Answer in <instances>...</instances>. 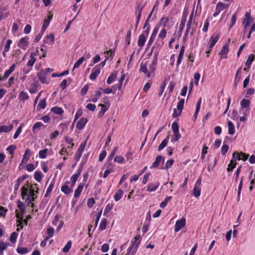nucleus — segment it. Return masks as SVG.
Returning <instances> with one entry per match:
<instances>
[{
    "label": "nucleus",
    "mask_w": 255,
    "mask_h": 255,
    "mask_svg": "<svg viewBox=\"0 0 255 255\" xmlns=\"http://www.w3.org/2000/svg\"><path fill=\"white\" fill-rule=\"evenodd\" d=\"M193 195L195 197H198L201 194V188L200 187L194 186L193 189Z\"/></svg>",
    "instance_id": "36"
},
{
    "label": "nucleus",
    "mask_w": 255,
    "mask_h": 255,
    "mask_svg": "<svg viewBox=\"0 0 255 255\" xmlns=\"http://www.w3.org/2000/svg\"><path fill=\"white\" fill-rule=\"evenodd\" d=\"M43 126V124L41 122H37L35 123L32 127V131L33 132H35L36 129H39L41 126Z\"/></svg>",
    "instance_id": "50"
},
{
    "label": "nucleus",
    "mask_w": 255,
    "mask_h": 255,
    "mask_svg": "<svg viewBox=\"0 0 255 255\" xmlns=\"http://www.w3.org/2000/svg\"><path fill=\"white\" fill-rule=\"evenodd\" d=\"M113 207V205L112 204L109 203L106 206L104 212V216H108V213L111 211Z\"/></svg>",
    "instance_id": "31"
},
{
    "label": "nucleus",
    "mask_w": 255,
    "mask_h": 255,
    "mask_svg": "<svg viewBox=\"0 0 255 255\" xmlns=\"http://www.w3.org/2000/svg\"><path fill=\"white\" fill-rule=\"evenodd\" d=\"M228 51H229L228 46L227 44H225V45H223V46L222 47L219 54H220L221 55H226L228 54Z\"/></svg>",
    "instance_id": "34"
},
{
    "label": "nucleus",
    "mask_w": 255,
    "mask_h": 255,
    "mask_svg": "<svg viewBox=\"0 0 255 255\" xmlns=\"http://www.w3.org/2000/svg\"><path fill=\"white\" fill-rule=\"evenodd\" d=\"M46 106V99L45 98L42 99L39 101L38 107L41 109H44Z\"/></svg>",
    "instance_id": "52"
},
{
    "label": "nucleus",
    "mask_w": 255,
    "mask_h": 255,
    "mask_svg": "<svg viewBox=\"0 0 255 255\" xmlns=\"http://www.w3.org/2000/svg\"><path fill=\"white\" fill-rule=\"evenodd\" d=\"M186 220L183 217L180 220H177L175 223L174 231L175 232L179 231L185 226Z\"/></svg>",
    "instance_id": "4"
},
{
    "label": "nucleus",
    "mask_w": 255,
    "mask_h": 255,
    "mask_svg": "<svg viewBox=\"0 0 255 255\" xmlns=\"http://www.w3.org/2000/svg\"><path fill=\"white\" fill-rule=\"evenodd\" d=\"M46 75V72H44V70H41L37 74L39 80L43 84L47 83Z\"/></svg>",
    "instance_id": "13"
},
{
    "label": "nucleus",
    "mask_w": 255,
    "mask_h": 255,
    "mask_svg": "<svg viewBox=\"0 0 255 255\" xmlns=\"http://www.w3.org/2000/svg\"><path fill=\"white\" fill-rule=\"evenodd\" d=\"M16 147L15 145H10L6 148V150L8 152L10 155H13L14 150L16 149Z\"/></svg>",
    "instance_id": "51"
},
{
    "label": "nucleus",
    "mask_w": 255,
    "mask_h": 255,
    "mask_svg": "<svg viewBox=\"0 0 255 255\" xmlns=\"http://www.w3.org/2000/svg\"><path fill=\"white\" fill-rule=\"evenodd\" d=\"M243 178H244L243 176L242 177V178L241 179V180L240 181V183H239V186H238V201L239 200V198H240V195H241V190H242V189Z\"/></svg>",
    "instance_id": "45"
},
{
    "label": "nucleus",
    "mask_w": 255,
    "mask_h": 255,
    "mask_svg": "<svg viewBox=\"0 0 255 255\" xmlns=\"http://www.w3.org/2000/svg\"><path fill=\"white\" fill-rule=\"evenodd\" d=\"M117 77V73L115 72H113L111 74V75L108 77L107 83L108 84H111L113 81H114L116 80V78Z\"/></svg>",
    "instance_id": "28"
},
{
    "label": "nucleus",
    "mask_w": 255,
    "mask_h": 255,
    "mask_svg": "<svg viewBox=\"0 0 255 255\" xmlns=\"http://www.w3.org/2000/svg\"><path fill=\"white\" fill-rule=\"evenodd\" d=\"M18 99L20 101H25L29 99V96L28 94L24 91H21L19 95Z\"/></svg>",
    "instance_id": "27"
},
{
    "label": "nucleus",
    "mask_w": 255,
    "mask_h": 255,
    "mask_svg": "<svg viewBox=\"0 0 255 255\" xmlns=\"http://www.w3.org/2000/svg\"><path fill=\"white\" fill-rule=\"evenodd\" d=\"M51 111L58 115H62L64 112L63 109L61 108L58 107H53L51 109Z\"/></svg>",
    "instance_id": "30"
},
{
    "label": "nucleus",
    "mask_w": 255,
    "mask_h": 255,
    "mask_svg": "<svg viewBox=\"0 0 255 255\" xmlns=\"http://www.w3.org/2000/svg\"><path fill=\"white\" fill-rule=\"evenodd\" d=\"M78 177H77L76 175H73L71 177V187L73 188L74 186L75 185Z\"/></svg>",
    "instance_id": "63"
},
{
    "label": "nucleus",
    "mask_w": 255,
    "mask_h": 255,
    "mask_svg": "<svg viewBox=\"0 0 255 255\" xmlns=\"http://www.w3.org/2000/svg\"><path fill=\"white\" fill-rule=\"evenodd\" d=\"M115 50L110 49L109 50L105 51L104 52L105 54H107V55H106L105 57L108 56L109 57V59L110 58L113 59V58L114 57V56L115 55Z\"/></svg>",
    "instance_id": "43"
},
{
    "label": "nucleus",
    "mask_w": 255,
    "mask_h": 255,
    "mask_svg": "<svg viewBox=\"0 0 255 255\" xmlns=\"http://www.w3.org/2000/svg\"><path fill=\"white\" fill-rule=\"evenodd\" d=\"M174 163V160L172 159H169L166 161L164 167H162V169H168L172 166Z\"/></svg>",
    "instance_id": "40"
},
{
    "label": "nucleus",
    "mask_w": 255,
    "mask_h": 255,
    "mask_svg": "<svg viewBox=\"0 0 255 255\" xmlns=\"http://www.w3.org/2000/svg\"><path fill=\"white\" fill-rule=\"evenodd\" d=\"M225 8V4L219 2L217 3L216 7V11L213 14V16L216 17L217 16L220 12L224 9Z\"/></svg>",
    "instance_id": "12"
},
{
    "label": "nucleus",
    "mask_w": 255,
    "mask_h": 255,
    "mask_svg": "<svg viewBox=\"0 0 255 255\" xmlns=\"http://www.w3.org/2000/svg\"><path fill=\"white\" fill-rule=\"evenodd\" d=\"M162 159H163L162 163H164V159L163 158L162 156L160 155H157L155 158V161L152 163V165L150 166V168H152L158 167Z\"/></svg>",
    "instance_id": "14"
},
{
    "label": "nucleus",
    "mask_w": 255,
    "mask_h": 255,
    "mask_svg": "<svg viewBox=\"0 0 255 255\" xmlns=\"http://www.w3.org/2000/svg\"><path fill=\"white\" fill-rule=\"evenodd\" d=\"M72 245V242L71 241H69L66 245L64 246V247L62 249V251L63 253H67L69 252Z\"/></svg>",
    "instance_id": "42"
},
{
    "label": "nucleus",
    "mask_w": 255,
    "mask_h": 255,
    "mask_svg": "<svg viewBox=\"0 0 255 255\" xmlns=\"http://www.w3.org/2000/svg\"><path fill=\"white\" fill-rule=\"evenodd\" d=\"M188 14V11L187 9L184 8L179 28V32L180 33L182 32V30L185 26V24L186 21V17Z\"/></svg>",
    "instance_id": "3"
},
{
    "label": "nucleus",
    "mask_w": 255,
    "mask_h": 255,
    "mask_svg": "<svg viewBox=\"0 0 255 255\" xmlns=\"http://www.w3.org/2000/svg\"><path fill=\"white\" fill-rule=\"evenodd\" d=\"M88 120L86 118H82L77 123L76 128L79 130L82 129Z\"/></svg>",
    "instance_id": "8"
},
{
    "label": "nucleus",
    "mask_w": 255,
    "mask_h": 255,
    "mask_svg": "<svg viewBox=\"0 0 255 255\" xmlns=\"http://www.w3.org/2000/svg\"><path fill=\"white\" fill-rule=\"evenodd\" d=\"M30 154L31 151L29 148L27 149L23 156V158L21 160V163H26L30 157Z\"/></svg>",
    "instance_id": "16"
},
{
    "label": "nucleus",
    "mask_w": 255,
    "mask_h": 255,
    "mask_svg": "<svg viewBox=\"0 0 255 255\" xmlns=\"http://www.w3.org/2000/svg\"><path fill=\"white\" fill-rule=\"evenodd\" d=\"M54 181H52L49 184V185L47 189V191L46 192V193L44 195V197H47L49 195V194L52 192V189L54 187Z\"/></svg>",
    "instance_id": "33"
},
{
    "label": "nucleus",
    "mask_w": 255,
    "mask_h": 255,
    "mask_svg": "<svg viewBox=\"0 0 255 255\" xmlns=\"http://www.w3.org/2000/svg\"><path fill=\"white\" fill-rule=\"evenodd\" d=\"M158 31V26H156L153 29V31L152 32V33L150 37V39L148 40V42L147 43L148 47H149L152 44V43L156 37V34H157Z\"/></svg>",
    "instance_id": "11"
},
{
    "label": "nucleus",
    "mask_w": 255,
    "mask_h": 255,
    "mask_svg": "<svg viewBox=\"0 0 255 255\" xmlns=\"http://www.w3.org/2000/svg\"><path fill=\"white\" fill-rule=\"evenodd\" d=\"M88 89H89L88 84H86V85H84V87L82 88V89L81 90V94L82 96L85 95L87 94Z\"/></svg>",
    "instance_id": "59"
},
{
    "label": "nucleus",
    "mask_w": 255,
    "mask_h": 255,
    "mask_svg": "<svg viewBox=\"0 0 255 255\" xmlns=\"http://www.w3.org/2000/svg\"><path fill=\"white\" fill-rule=\"evenodd\" d=\"M52 18V15H51L48 16L47 18H46L44 20L43 24V25L42 26V28H41L42 32L44 31L45 30V29L47 27Z\"/></svg>",
    "instance_id": "20"
},
{
    "label": "nucleus",
    "mask_w": 255,
    "mask_h": 255,
    "mask_svg": "<svg viewBox=\"0 0 255 255\" xmlns=\"http://www.w3.org/2000/svg\"><path fill=\"white\" fill-rule=\"evenodd\" d=\"M159 185V183L158 182L155 183H150L148 186L146 191L148 192L154 191L156 190Z\"/></svg>",
    "instance_id": "17"
},
{
    "label": "nucleus",
    "mask_w": 255,
    "mask_h": 255,
    "mask_svg": "<svg viewBox=\"0 0 255 255\" xmlns=\"http://www.w3.org/2000/svg\"><path fill=\"white\" fill-rule=\"evenodd\" d=\"M124 192L122 189H119L114 195V200L116 201H119L122 197Z\"/></svg>",
    "instance_id": "22"
},
{
    "label": "nucleus",
    "mask_w": 255,
    "mask_h": 255,
    "mask_svg": "<svg viewBox=\"0 0 255 255\" xmlns=\"http://www.w3.org/2000/svg\"><path fill=\"white\" fill-rule=\"evenodd\" d=\"M17 236H18V234L16 232H12L10 236V238H9L10 242L12 244L14 243L16 241Z\"/></svg>",
    "instance_id": "37"
},
{
    "label": "nucleus",
    "mask_w": 255,
    "mask_h": 255,
    "mask_svg": "<svg viewBox=\"0 0 255 255\" xmlns=\"http://www.w3.org/2000/svg\"><path fill=\"white\" fill-rule=\"evenodd\" d=\"M240 160L241 157H240L239 155V153L237 151H235L232 155V159L230 161V163L228 165V167L227 168V171L231 172L233 169L235 167L237 162L236 160Z\"/></svg>",
    "instance_id": "1"
},
{
    "label": "nucleus",
    "mask_w": 255,
    "mask_h": 255,
    "mask_svg": "<svg viewBox=\"0 0 255 255\" xmlns=\"http://www.w3.org/2000/svg\"><path fill=\"white\" fill-rule=\"evenodd\" d=\"M229 147L227 144H223L221 148V153L222 155H224L229 150Z\"/></svg>",
    "instance_id": "61"
},
{
    "label": "nucleus",
    "mask_w": 255,
    "mask_h": 255,
    "mask_svg": "<svg viewBox=\"0 0 255 255\" xmlns=\"http://www.w3.org/2000/svg\"><path fill=\"white\" fill-rule=\"evenodd\" d=\"M34 178L37 182L41 180V172L40 171H36L34 174Z\"/></svg>",
    "instance_id": "39"
},
{
    "label": "nucleus",
    "mask_w": 255,
    "mask_h": 255,
    "mask_svg": "<svg viewBox=\"0 0 255 255\" xmlns=\"http://www.w3.org/2000/svg\"><path fill=\"white\" fill-rule=\"evenodd\" d=\"M87 140L84 141V142H82L80 145V147H79L77 151L79 153H82V152L84 151L86 145Z\"/></svg>",
    "instance_id": "53"
},
{
    "label": "nucleus",
    "mask_w": 255,
    "mask_h": 255,
    "mask_svg": "<svg viewBox=\"0 0 255 255\" xmlns=\"http://www.w3.org/2000/svg\"><path fill=\"white\" fill-rule=\"evenodd\" d=\"M243 24L244 25V28L243 32L244 33H245L247 31L248 27L250 24V19H246L245 18L244 19V21L243 22Z\"/></svg>",
    "instance_id": "49"
},
{
    "label": "nucleus",
    "mask_w": 255,
    "mask_h": 255,
    "mask_svg": "<svg viewBox=\"0 0 255 255\" xmlns=\"http://www.w3.org/2000/svg\"><path fill=\"white\" fill-rule=\"evenodd\" d=\"M16 252L19 254L23 255L27 253L28 251L27 248L18 247L16 249Z\"/></svg>",
    "instance_id": "35"
},
{
    "label": "nucleus",
    "mask_w": 255,
    "mask_h": 255,
    "mask_svg": "<svg viewBox=\"0 0 255 255\" xmlns=\"http://www.w3.org/2000/svg\"><path fill=\"white\" fill-rule=\"evenodd\" d=\"M131 30L129 29L128 31V32L127 33L126 37V41L127 42L126 46H127L130 44V37H131Z\"/></svg>",
    "instance_id": "56"
},
{
    "label": "nucleus",
    "mask_w": 255,
    "mask_h": 255,
    "mask_svg": "<svg viewBox=\"0 0 255 255\" xmlns=\"http://www.w3.org/2000/svg\"><path fill=\"white\" fill-rule=\"evenodd\" d=\"M193 16V11L192 12V13H191V14L189 16V19L187 22L186 29V31H185V34H184V38H183L184 40L185 39V38H186V37L191 27Z\"/></svg>",
    "instance_id": "6"
},
{
    "label": "nucleus",
    "mask_w": 255,
    "mask_h": 255,
    "mask_svg": "<svg viewBox=\"0 0 255 255\" xmlns=\"http://www.w3.org/2000/svg\"><path fill=\"white\" fill-rule=\"evenodd\" d=\"M169 138V135H167V137L161 142V143L158 147V150L159 151L163 149L167 145Z\"/></svg>",
    "instance_id": "23"
},
{
    "label": "nucleus",
    "mask_w": 255,
    "mask_h": 255,
    "mask_svg": "<svg viewBox=\"0 0 255 255\" xmlns=\"http://www.w3.org/2000/svg\"><path fill=\"white\" fill-rule=\"evenodd\" d=\"M11 43H12L11 40H10V39L7 40L6 43L4 48V52H7L9 51V48H10V45L11 44Z\"/></svg>",
    "instance_id": "64"
},
{
    "label": "nucleus",
    "mask_w": 255,
    "mask_h": 255,
    "mask_svg": "<svg viewBox=\"0 0 255 255\" xmlns=\"http://www.w3.org/2000/svg\"><path fill=\"white\" fill-rule=\"evenodd\" d=\"M21 190V195L22 199H24V197L27 195L28 189L25 186H23Z\"/></svg>",
    "instance_id": "57"
},
{
    "label": "nucleus",
    "mask_w": 255,
    "mask_h": 255,
    "mask_svg": "<svg viewBox=\"0 0 255 255\" xmlns=\"http://www.w3.org/2000/svg\"><path fill=\"white\" fill-rule=\"evenodd\" d=\"M11 73H10L8 70L5 71L3 76L2 77H0V81H2L6 79Z\"/></svg>",
    "instance_id": "58"
},
{
    "label": "nucleus",
    "mask_w": 255,
    "mask_h": 255,
    "mask_svg": "<svg viewBox=\"0 0 255 255\" xmlns=\"http://www.w3.org/2000/svg\"><path fill=\"white\" fill-rule=\"evenodd\" d=\"M181 137V134L179 132H174L173 137L171 139L172 142H175L179 140V139Z\"/></svg>",
    "instance_id": "48"
},
{
    "label": "nucleus",
    "mask_w": 255,
    "mask_h": 255,
    "mask_svg": "<svg viewBox=\"0 0 255 255\" xmlns=\"http://www.w3.org/2000/svg\"><path fill=\"white\" fill-rule=\"evenodd\" d=\"M250 101L248 99H243L241 101V106L242 108L249 109Z\"/></svg>",
    "instance_id": "24"
},
{
    "label": "nucleus",
    "mask_w": 255,
    "mask_h": 255,
    "mask_svg": "<svg viewBox=\"0 0 255 255\" xmlns=\"http://www.w3.org/2000/svg\"><path fill=\"white\" fill-rule=\"evenodd\" d=\"M28 38L27 37L21 38L19 41L18 46L23 49H25L26 47L28 44Z\"/></svg>",
    "instance_id": "7"
},
{
    "label": "nucleus",
    "mask_w": 255,
    "mask_h": 255,
    "mask_svg": "<svg viewBox=\"0 0 255 255\" xmlns=\"http://www.w3.org/2000/svg\"><path fill=\"white\" fill-rule=\"evenodd\" d=\"M100 73V68L95 66V67L93 68L92 73L90 75V79L92 80L96 79Z\"/></svg>",
    "instance_id": "10"
},
{
    "label": "nucleus",
    "mask_w": 255,
    "mask_h": 255,
    "mask_svg": "<svg viewBox=\"0 0 255 255\" xmlns=\"http://www.w3.org/2000/svg\"><path fill=\"white\" fill-rule=\"evenodd\" d=\"M84 187V184L80 183L75 191L74 197L78 198L81 194Z\"/></svg>",
    "instance_id": "19"
},
{
    "label": "nucleus",
    "mask_w": 255,
    "mask_h": 255,
    "mask_svg": "<svg viewBox=\"0 0 255 255\" xmlns=\"http://www.w3.org/2000/svg\"><path fill=\"white\" fill-rule=\"evenodd\" d=\"M147 62L142 61L140 65L139 71L144 73L147 77H150V72L147 68Z\"/></svg>",
    "instance_id": "5"
},
{
    "label": "nucleus",
    "mask_w": 255,
    "mask_h": 255,
    "mask_svg": "<svg viewBox=\"0 0 255 255\" xmlns=\"http://www.w3.org/2000/svg\"><path fill=\"white\" fill-rule=\"evenodd\" d=\"M107 219L105 218H103L100 224L99 230H100L101 231H103L106 229L107 226Z\"/></svg>",
    "instance_id": "38"
},
{
    "label": "nucleus",
    "mask_w": 255,
    "mask_h": 255,
    "mask_svg": "<svg viewBox=\"0 0 255 255\" xmlns=\"http://www.w3.org/2000/svg\"><path fill=\"white\" fill-rule=\"evenodd\" d=\"M48 151L47 148H44L39 151V156L41 159L45 158L47 156V153Z\"/></svg>",
    "instance_id": "32"
},
{
    "label": "nucleus",
    "mask_w": 255,
    "mask_h": 255,
    "mask_svg": "<svg viewBox=\"0 0 255 255\" xmlns=\"http://www.w3.org/2000/svg\"><path fill=\"white\" fill-rule=\"evenodd\" d=\"M146 41V37L145 35L143 34L139 35L138 39L137 44L138 46L140 47H142L144 45L145 42Z\"/></svg>",
    "instance_id": "21"
},
{
    "label": "nucleus",
    "mask_w": 255,
    "mask_h": 255,
    "mask_svg": "<svg viewBox=\"0 0 255 255\" xmlns=\"http://www.w3.org/2000/svg\"><path fill=\"white\" fill-rule=\"evenodd\" d=\"M172 198L171 196H168L165 198V200L163 201L160 204V207L161 208H164L167 205V203Z\"/></svg>",
    "instance_id": "46"
},
{
    "label": "nucleus",
    "mask_w": 255,
    "mask_h": 255,
    "mask_svg": "<svg viewBox=\"0 0 255 255\" xmlns=\"http://www.w3.org/2000/svg\"><path fill=\"white\" fill-rule=\"evenodd\" d=\"M220 37V33L219 32L218 33L215 37L213 36H212L210 39V43L212 45H215V44L217 43L218 40Z\"/></svg>",
    "instance_id": "26"
},
{
    "label": "nucleus",
    "mask_w": 255,
    "mask_h": 255,
    "mask_svg": "<svg viewBox=\"0 0 255 255\" xmlns=\"http://www.w3.org/2000/svg\"><path fill=\"white\" fill-rule=\"evenodd\" d=\"M23 124H21L19 127L18 128L16 129L14 135H13V138L16 139L18 137L19 135L21 132L22 130V128L23 127Z\"/></svg>",
    "instance_id": "44"
},
{
    "label": "nucleus",
    "mask_w": 255,
    "mask_h": 255,
    "mask_svg": "<svg viewBox=\"0 0 255 255\" xmlns=\"http://www.w3.org/2000/svg\"><path fill=\"white\" fill-rule=\"evenodd\" d=\"M17 207L21 212L25 210V206L24 203L19 200L17 201Z\"/></svg>",
    "instance_id": "62"
},
{
    "label": "nucleus",
    "mask_w": 255,
    "mask_h": 255,
    "mask_svg": "<svg viewBox=\"0 0 255 255\" xmlns=\"http://www.w3.org/2000/svg\"><path fill=\"white\" fill-rule=\"evenodd\" d=\"M228 131L229 133L231 135H233L235 133V127L233 125V123L231 121H229L228 123Z\"/></svg>",
    "instance_id": "25"
},
{
    "label": "nucleus",
    "mask_w": 255,
    "mask_h": 255,
    "mask_svg": "<svg viewBox=\"0 0 255 255\" xmlns=\"http://www.w3.org/2000/svg\"><path fill=\"white\" fill-rule=\"evenodd\" d=\"M99 106L102 107V109L101 110L100 112L98 114V117L101 118L105 114V113L108 110V108H107L105 105L103 104H99Z\"/></svg>",
    "instance_id": "29"
},
{
    "label": "nucleus",
    "mask_w": 255,
    "mask_h": 255,
    "mask_svg": "<svg viewBox=\"0 0 255 255\" xmlns=\"http://www.w3.org/2000/svg\"><path fill=\"white\" fill-rule=\"evenodd\" d=\"M138 248V245H134V243H132V245L128 248L127 253L126 255H134L136 253Z\"/></svg>",
    "instance_id": "9"
},
{
    "label": "nucleus",
    "mask_w": 255,
    "mask_h": 255,
    "mask_svg": "<svg viewBox=\"0 0 255 255\" xmlns=\"http://www.w3.org/2000/svg\"><path fill=\"white\" fill-rule=\"evenodd\" d=\"M255 59V55L253 54L249 55L248 58L247 59L245 65L248 68H250L252 65L253 61Z\"/></svg>",
    "instance_id": "15"
},
{
    "label": "nucleus",
    "mask_w": 255,
    "mask_h": 255,
    "mask_svg": "<svg viewBox=\"0 0 255 255\" xmlns=\"http://www.w3.org/2000/svg\"><path fill=\"white\" fill-rule=\"evenodd\" d=\"M171 128L173 132H179V126L178 123L176 122H173L172 123Z\"/></svg>",
    "instance_id": "55"
},
{
    "label": "nucleus",
    "mask_w": 255,
    "mask_h": 255,
    "mask_svg": "<svg viewBox=\"0 0 255 255\" xmlns=\"http://www.w3.org/2000/svg\"><path fill=\"white\" fill-rule=\"evenodd\" d=\"M85 57H82L80 59H79L74 64V67L73 68V71L74 70V69L78 68L79 66L82 63Z\"/></svg>",
    "instance_id": "41"
},
{
    "label": "nucleus",
    "mask_w": 255,
    "mask_h": 255,
    "mask_svg": "<svg viewBox=\"0 0 255 255\" xmlns=\"http://www.w3.org/2000/svg\"><path fill=\"white\" fill-rule=\"evenodd\" d=\"M101 95V92L100 91H96L95 94L94 95V97L92 99V101L94 103H96Z\"/></svg>",
    "instance_id": "54"
},
{
    "label": "nucleus",
    "mask_w": 255,
    "mask_h": 255,
    "mask_svg": "<svg viewBox=\"0 0 255 255\" xmlns=\"http://www.w3.org/2000/svg\"><path fill=\"white\" fill-rule=\"evenodd\" d=\"M184 104V99H181L177 103V110L176 109H174V112L173 114V118H176L178 116H179L183 109Z\"/></svg>",
    "instance_id": "2"
},
{
    "label": "nucleus",
    "mask_w": 255,
    "mask_h": 255,
    "mask_svg": "<svg viewBox=\"0 0 255 255\" xmlns=\"http://www.w3.org/2000/svg\"><path fill=\"white\" fill-rule=\"evenodd\" d=\"M95 203V201L93 198L91 197L88 199L87 206L88 207L92 208Z\"/></svg>",
    "instance_id": "60"
},
{
    "label": "nucleus",
    "mask_w": 255,
    "mask_h": 255,
    "mask_svg": "<svg viewBox=\"0 0 255 255\" xmlns=\"http://www.w3.org/2000/svg\"><path fill=\"white\" fill-rule=\"evenodd\" d=\"M61 191L66 195H69L73 191L72 188L69 187L67 185H63L61 187Z\"/></svg>",
    "instance_id": "18"
},
{
    "label": "nucleus",
    "mask_w": 255,
    "mask_h": 255,
    "mask_svg": "<svg viewBox=\"0 0 255 255\" xmlns=\"http://www.w3.org/2000/svg\"><path fill=\"white\" fill-rule=\"evenodd\" d=\"M105 166H107V169L112 170V172L114 171V166L112 164L111 159H109L108 161L106 163Z\"/></svg>",
    "instance_id": "47"
}]
</instances>
